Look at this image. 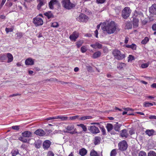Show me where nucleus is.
I'll return each mask as SVG.
<instances>
[{
    "instance_id": "obj_10",
    "label": "nucleus",
    "mask_w": 156,
    "mask_h": 156,
    "mask_svg": "<svg viewBox=\"0 0 156 156\" xmlns=\"http://www.w3.org/2000/svg\"><path fill=\"white\" fill-rule=\"evenodd\" d=\"M59 4V2L57 0H51L49 3V5L50 9H53L55 6H58Z\"/></svg>"
},
{
    "instance_id": "obj_38",
    "label": "nucleus",
    "mask_w": 156,
    "mask_h": 156,
    "mask_svg": "<svg viewBox=\"0 0 156 156\" xmlns=\"http://www.w3.org/2000/svg\"><path fill=\"white\" fill-rule=\"evenodd\" d=\"M147 156H156V153L153 151H151L148 154Z\"/></svg>"
},
{
    "instance_id": "obj_21",
    "label": "nucleus",
    "mask_w": 156,
    "mask_h": 156,
    "mask_svg": "<svg viewBox=\"0 0 156 156\" xmlns=\"http://www.w3.org/2000/svg\"><path fill=\"white\" fill-rule=\"evenodd\" d=\"M7 56L8 58L7 62L9 63L12 62L13 61V58L12 55L10 53H7Z\"/></svg>"
},
{
    "instance_id": "obj_64",
    "label": "nucleus",
    "mask_w": 156,
    "mask_h": 156,
    "mask_svg": "<svg viewBox=\"0 0 156 156\" xmlns=\"http://www.w3.org/2000/svg\"><path fill=\"white\" fill-rule=\"evenodd\" d=\"M151 87L153 88H156V83H153L151 85Z\"/></svg>"
},
{
    "instance_id": "obj_24",
    "label": "nucleus",
    "mask_w": 156,
    "mask_h": 156,
    "mask_svg": "<svg viewBox=\"0 0 156 156\" xmlns=\"http://www.w3.org/2000/svg\"><path fill=\"white\" fill-rule=\"evenodd\" d=\"M44 14L47 16L48 19L54 17L53 15L51 12L49 11L48 12H45Z\"/></svg>"
},
{
    "instance_id": "obj_42",
    "label": "nucleus",
    "mask_w": 156,
    "mask_h": 156,
    "mask_svg": "<svg viewBox=\"0 0 156 156\" xmlns=\"http://www.w3.org/2000/svg\"><path fill=\"white\" fill-rule=\"evenodd\" d=\"M99 127L101 129L102 132V133L103 134L105 135L106 133L105 129L104 128V127L103 126H101V125H100Z\"/></svg>"
},
{
    "instance_id": "obj_6",
    "label": "nucleus",
    "mask_w": 156,
    "mask_h": 156,
    "mask_svg": "<svg viewBox=\"0 0 156 156\" xmlns=\"http://www.w3.org/2000/svg\"><path fill=\"white\" fill-rule=\"evenodd\" d=\"M79 115H76L70 117L69 119L70 120H74L76 119H78L79 120H85L86 119H91L92 117L90 116H84L81 117H79Z\"/></svg>"
},
{
    "instance_id": "obj_8",
    "label": "nucleus",
    "mask_w": 156,
    "mask_h": 156,
    "mask_svg": "<svg viewBox=\"0 0 156 156\" xmlns=\"http://www.w3.org/2000/svg\"><path fill=\"white\" fill-rule=\"evenodd\" d=\"M88 129L93 134H97L100 132L98 128L94 126H89L88 127Z\"/></svg>"
},
{
    "instance_id": "obj_59",
    "label": "nucleus",
    "mask_w": 156,
    "mask_h": 156,
    "mask_svg": "<svg viewBox=\"0 0 156 156\" xmlns=\"http://www.w3.org/2000/svg\"><path fill=\"white\" fill-rule=\"evenodd\" d=\"M152 28L154 31H156V23L152 25Z\"/></svg>"
},
{
    "instance_id": "obj_44",
    "label": "nucleus",
    "mask_w": 156,
    "mask_h": 156,
    "mask_svg": "<svg viewBox=\"0 0 156 156\" xmlns=\"http://www.w3.org/2000/svg\"><path fill=\"white\" fill-rule=\"evenodd\" d=\"M58 115L56 116H53L48 117L45 120H49L52 119H58Z\"/></svg>"
},
{
    "instance_id": "obj_31",
    "label": "nucleus",
    "mask_w": 156,
    "mask_h": 156,
    "mask_svg": "<svg viewBox=\"0 0 156 156\" xmlns=\"http://www.w3.org/2000/svg\"><path fill=\"white\" fill-rule=\"evenodd\" d=\"M101 139V138L99 136H96L95 137L94 140V144L95 145H97V144H99L100 142V140Z\"/></svg>"
},
{
    "instance_id": "obj_41",
    "label": "nucleus",
    "mask_w": 156,
    "mask_h": 156,
    "mask_svg": "<svg viewBox=\"0 0 156 156\" xmlns=\"http://www.w3.org/2000/svg\"><path fill=\"white\" fill-rule=\"evenodd\" d=\"M83 41H79L76 43V45L77 48L80 47L83 44Z\"/></svg>"
},
{
    "instance_id": "obj_30",
    "label": "nucleus",
    "mask_w": 156,
    "mask_h": 156,
    "mask_svg": "<svg viewBox=\"0 0 156 156\" xmlns=\"http://www.w3.org/2000/svg\"><path fill=\"white\" fill-rule=\"evenodd\" d=\"M139 19L137 18H134L133 20V25L134 26L137 27L138 25Z\"/></svg>"
},
{
    "instance_id": "obj_17",
    "label": "nucleus",
    "mask_w": 156,
    "mask_h": 156,
    "mask_svg": "<svg viewBox=\"0 0 156 156\" xmlns=\"http://www.w3.org/2000/svg\"><path fill=\"white\" fill-rule=\"evenodd\" d=\"M37 1L38 3L37 8L38 10H40L41 7L44 5L45 3V0H37Z\"/></svg>"
},
{
    "instance_id": "obj_29",
    "label": "nucleus",
    "mask_w": 156,
    "mask_h": 156,
    "mask_svg": "<svg viewBox=\"0 0 156 156\" xmlns=\"http://www.w3.org/2000/svg\"><path fill=\"white\" fill-rule=\"evenodd\" d=\"M90 155V156H102V155H100L98 154L97 152L94 150L91 151Z\"/></svg>"
},
{
    "instance_id": "obj_47",
    "label": "nucleus",
    "mask_w": 156,
    "mask_h": 156,
    "mask_svg": "<svg viewBox=\"0 0 156 156\" xmlns=\"http://www.w3.org/2000/svg\"><path fill=\"white\" fill-rule=\"evenodd\" d=\"M146 153L143 151H141L140 152L139 154V156H146Z\"/></svg>"
},
{
    "instance_id": "obj_35",
    "label": "nucleus",
    "mask_w": 156,
    "mask_h": 156,
    "mask_svg": "<svg viewBox=\"0 0 156 156\" xmlns=\"http://www.w3.org/2000/svg\"><path fill=\"white\" fill-rule=\"evenodd\" d=\"M41 144V142L40 140L37 141L34 143V145L35 147L37 148H39Z\"/></svg>"
},
{
    "instance_id": "obj_33",
    "label": "nucleus",
    "mask_w": 156,
    "mask_h": 156,
    "mask_svg": "<svg viewBox=\"0 0 156 156\" xmlns=\"http://www.w3.org/2000/svg\"><path fill=\"white\" fill-rule=\"evenodd\" d=\"M77 126L81 127L83 131L86 132L87 131V127L84 124H77Z\"/></svg>"
},
{
    "instance_id": "obj_13",
    "label": "nucleus",
    "mask_w": 156,
    "mask_h": 156,
    "mask_svg": "<svg viewBox=\"0 0 156 156\" xmlns=\"http://www.w3.org/2000/svg\"><path fill=\"white\" fill-rule=\"evenodd\" d=\"M51 144V143L49 140H46L43 143V147L44 149H47L50 147Z\"/></svg>"
},
{
    "instance_id": "obj_23",
    "label": "nucleus",
    "mask_w": 156,
    "mask_h": 156,
    "mask_svg": "<svg viewBox=\"0 0 156 156\" xmlns=\"http://www.w3.org/2000/svg\"><path fill=\"white\" fill-rule=\"evenodd\" d=\"M87 153V151L84 148H82L79 151V154L81 156H84Z\"/></svg>"
},
{
    "instance_id": "obj_15",
    "label": "nucleus",
    "mask_w": 156,
    "mask_h": 156,
    "mask_svg": "<svg viewBox=\"0 0 156 156\" xmlns=\"http://www.w3.org/2000/svg\"><path fill=\"white\" fill-rule=\"evenodd\" d=\"M32 134L30 131H25L22 133V135L23 137L29 138L32 136Z\"/></svg>"
},
{
    "instance_id": "obj_62",
    "label": "nucleus",
    "mask_w": 156,
    "mask_h": 156,
    "mask_svg": "<svg viewBox=\"0 0 156 156\" xmlns=\"http://www.w3.org/2000/svg\"><path fill=\"white\" fill-rule=\"evenodd\" d=\"M6 1V0H2V3L1 4V7H2L3 5L5 4V2Z\"/></svg>"
},
{
    "instance_id": "obj_43",
    "label": "nucleus",
    "mask_w": 156,
    "mask_h": 156,
    "mask_svg": "<svg viewBox=\"0 0 156 156\" xmlns=\"http://www.w3.org/2000/svg\"><path fill=\"white\" fill-rule=\"evenodd\" d=\"M153 105V104L148 102H146L144 103V106L145 107H149Z\"/></svg>"
},
{
    "instance_id": "obj_7",
    "label": "nucleus",
    "mask_w": 156,
    "mask_h": 156,
    "mask_svg": "<svg viewBox=\"0 0 156 156\" xmlns=\"http://www.w3.org/2000/svg\"><path fill=\"white\" fill-rule=\"evenodd\" d=\"M118 146L119 149L122 151L126 150L127 147L126 142L125 140H123L120 142L119 143Z\"/></svg>"
},
{
    "instance_id": "obj_60",
    "label": "nucleus",
    "mask_w": 156,
    "mask_h": 156,
    "mask_svg": "<svg viewBox=\"0 0 156 156\" xmlns=\"http://www.w3.org/2000/svg\"><path fill=\"white\" fill-rule=\"evenodd\" d=\"M54 153L51 151H49L47 154V156H54Z\"/></svg>"
},
{
    "instance_id": "obj_9",
    "label": "nucleus",
    "mask_w": 156,
    "mask_h": 156,
    "mask_svg": "<svg viewBox=\"0 0 156 156\" xmlns=\"http://www.w3.org/2000/svg\"><path fill=\"white\" fill-rule=\"evenodd\" d=\"M88 20V17L85 15L81 13L77 18L78 20L80 22H86Z\"/></svg>"
},
{
    "instance_id": "obj_56",
    "label": "nucleus",
    "mask_w": 156,
    "mask_h": 156,
    "mask_svg": "<svg viewBox=\"0 0 156 156\" xmlns=\"http://www.w3.org/2000/svg\"><path fill=\"white\" fill-rule=\"evenodd\" d=\"M103 51L104 53H108V50L106 47H104L103 48Z\"/></svg>"
},
{
    "instance_id": "obj_28",
    "label": "nucleus",
    "mask_w": 156,
    "mask_h": 156,
    "mask_svg": "<svg viewBox=\"0 0 156 156\" xmlns=\"http://www.w3.org/2000/svg\"><path fill=\"white\" fill-rule=\"evenodd\" d=\"M106 128L108 132H109L112 130L113 128V126L111 124L108 123L106 126Z\"/></svg>"
},
{
    "instance_id": "obj_39",
    "label": "nucleus",
    "mask_w": 156,
    "mask_h": 156,
    "mask_svg": "<svg viewBox=\"0 0 156 156\" xmlns=\"http://www.w3.org/2000/svg\"><path fill=\"white\" fill-rule=\"evenodd\" d=\"M19 140L23 142L26 143L27 142V139L24 138L23 136H21L19 138Z\"/></svg>"
},
{
    "instance_id": "obj_25",
    "label": "nucleus",
    "mask_w": 156,
    "mask_h": 156,
    "mask_svg": "<svg viewBox=\"0 0 156 156\" xmlns=\"http://www.w3.org/2000/svg\"><path fill=\"white\" fill-rule=\"evenodd\" d=\"M121 135L122 137H127L128 136L127 130L126 129L122 130L121 133Z\"/></svg>"
},
{
    "instance_id": "obj_51",
    "label": "nucleus",
    "mask_w": 156,
    "mask_h": 156,
    "mask_svg": "<svg viewBox=\"0 0 156 156\" xmlns=\"http://www.w3.org/2000/svg\"><path fill=\"white\" fill-rule=\"evenodd\" d=\"M58 24L57 22H54L52 23L51 27H58Z\"/></svg>"
},
{
    "instance_id": "obj_54",
    "label": "nucleus",
    "mask_w": 156,
    "mask_h": 156,
    "mask_svg": "<svg viewBox=\"0 0 156 156\" xmlns=\"http://www.w3.org/2000/svg\"><path fill=\"white\" fill-rule=\"evenodd\" d=\"M12 128L14 130H18L20 129V126H13L12 127Z\"/></svg>"
},
{
    "instance_id": "obj_19",
    "label": "nucleus",
    "mask_w": 156,
    "mask_h": 156,
    "mask_svg": "<svg viewBox=\"0 0 156 156\" xmlns=\"http://www.w3.org/2000/svg\"><path fill=\"white\" fill-rule=\"evenodd\" d=\"M90 46L95 49H100L102 47V45L98 42H96L94 44L90 45Z\"/></svg>"
},
{
    "instance_id": "obj_16",
    "label": "nucleus",
    "mask_w": 156,
    "mask_h": 156,
    "mask_svg": "<svg viewBox=\"0 0 156 156\" xmlns=\"http://www.w3.org/2000/svg\"><path fill=\"white\" fill-rule=\"evenodd\" d=\"M25 64L26 65H33L34 64V60L31 58H28L25 61Z\"/></svg>"
},
{
    "instance_id": "obj_1",
    "label": "nucleus",
    "mask_w": 156,
    "mask_h": 156,
    "mask_svg": "<svg viewBox=\"0 0 156 156\" xmlns=\"http://www.w3.org/2000/svg\"><path fill=\"white\" fill-rule=\"evenodd\" d=\"M118 28L117 24L114 21H111L103 27V30L108 34H111L114 33Z\"/></svg>"
},
{
    "instance_id": "obj_48",
    "label": "nucleus",
    "mask_w": 156,
    "mask_h": 156,
    "mask_svg": "<svg viewBox=\"0 0 156 156\" xmlns=\"http://www.w3.org/2000/svg\"><path fill=\"white\" fill-rule=\"evenodd\" d=\"M128 61H132L134 60V57L132 55H130L128 57Z\"/></svg>"
},
{
    "instance_id": "obj_18",
    "label": "nucleus",
    "mask_w": 156,
    "mask_h": 156,
    "mask_svg": "<svg viewBox=\"0 0 156 156\" xmlns=\"http://www.w3.org/2000/svg\"><path fill=\"white\" fill-rule=\"evenodd\" d=\"M134 15L138 19L140 18L141 20L143 17V13L140 11H135L134 13Z\"/></svg>"
},
{
    "instance_id": "obj_40",
    "label": "nucleus",
    "mask_w": 156,
    "mask_h": 156,
    "mask_svg": "<svg viewBox=\"0 0 156 156\" xmlns=\"http://www.w3.org/2000/svg\"><path fill=\"white\" fill-rule=\"evenodd\" d=\"M132 27V24L130 23L127 22L126 24V26L125 28L126 29H131Z\"/></svg>"
},
{
    "instance_id": "obj_5",
    "label": "nucleus",
    "mask_w": 156,
    "mask_h": 156,
    "mask_svg": "<svg viewBox=\"0 0 156 156\" xmlns=\"http://www.w3.org/2000/svg\"><path fill=\"white\" fill-rule=\"evenodd\" d=\"M33 22L36 26L42 25L43 23V20L38 16L33 19Z\"/></svg>"
},
{
    "instance_id": "obj_55",
    "label": "nucleus",
    "mask_w": 156,
    "mask_h": 156,
    "mask_svg": "<svg viewBox=\"0 0 156 156\" xmlns=\"http://www.w3.org/2000/svg\"><path fill=\"white\" fill-rule=\"evenodd\" d=\"M148 66V65L147 63L143 64L141 65V67L143 68H145L147 67Z\"/></svg>"
},
{
    "instance_id": "obj_12",
    "label": "nucleus",
    "mask_w": 156,
    "mask_h": 156,
    "mask_svg": "<svg viewBox=\"0 0 156 156\" xmlns=\"http://www.w3.org/2000/svg\"><path fill=\"white\" fill-rule=\"evenodd\" d=\"M34 134L40 136H43L46 133L42 129H39L35 131Z\"/></svg>"
},
{
    "instance_id": "obj_14",
    "label": "nucleus",
    "mask_w": 156,
    "mask_h": 156,
    "mask_svg": "<svg viewBox=\"0 0 156 156\" xmlns=\"http://www.w3.org/2000/svg\"><path fill=\"white\" fill-rule=\"evenodd\" d=\"M149 12L153 14H156V4H154L149 8Z\"/></svg>"
},
{
    "instance_id": "obj_58",
    "label": "nucleus",
    "mask_w": 156,
    "mask_h": 156,
    "mask_svg": "<svg viewBox=\"0 0 156 156\" xmlns=\"http://www.w3.org/2000/svg\"><path fill=\"white\" fill-rule=\"evenodd\" d=\"M97 2L98 3L102 4L104 3L105 1V0H96Z\"/></svg>"
},
{
    "instance_id": "obj_63",
    "label": "nucleus",
    "mask_w": 156,
    "mask_h": 156,
    "mask_svg": "<svg viewBox=\"0 0 156 156\" xmlns=\"http://www.w3.org/2000/svg\"><path fill=\"white\" fill-rule=\"evenodd\" d=\"M94 33H95V37H98V31L97 30H96L95 31H94Z\"/></svg>"
},
{
    "instance_id": "obj_36",
    "label": "nucleus",
    "mask_w": 156,
    "mask_h": 156,
    "mask_svg": "<svg viewBox=\"0 0 156 156\" xmlns=\"http://www.w3.org/2000/svg\"><path fill=\"white\" fill-rule=\"evenodd\" d=\"M120 128V126L118 125V123L117 122L116 124L114 125V129L115 131H119Z\"/></svg>"
},
{
    "instance_id": "obj_2",
    "label": "nucleus",
    "mask_w": 156,
    "mask_h": 156,
    "mask_svg": "<svg viewBox=\"0 0 156 156\" xmlns=\"http://www.w3.org/2000/svg\"><path fill=\"white\" fill-rule=\"evenodd\" d=\"M62 3L63 7L67 9H70L74 8L76 5V3H71L70 0H63Z\"/></svg>"
},
{
    "instance_id": "obj_32",
    "label": "nucleus",
    "mask_w": 156,
    "mask_h": 156,
    "mask_svg": "<svg viewBox=\"0 0 156 156\" xmlns=\"http://www.w3.org/2000/svg\"><path fill=\"white\" fill-rule=\"evenodd\" d=\"M68 117L62 115H58V119H60L62 121H66L68 120Z\"/></svg>"
},
{
    "instance_id": "obj_22",
    "label": "nucleus",
    "mask_w": 156,
    "mask_h": 156,
    "mask_svg": "<svg viewBox=\"0 0 156 156\" xmlns=\"http://www.w3.org/2000/svg\"><path fill=\"white\" fill-rule=\"evenodd\" d=\"M145 133L149 136H151L153 135L154 133V131L153 129H147L145 131Z\"/></svg>"
},
{
    "instance_id": "obj_3",
    "label": "nucleus",
    "mask_w": 156,
    "mask_h": 156,
    "mask_svg": "<svg viewBox=\"0 0 156 156\" xmlns=\"http://www.w3.org/2000/svg\"><path fill=\"white\" fill-rule=\"evenodd\" d=\"M112 53L115 58L119 60H122L125 57L124 54L122 53L118 49H115L113 50Z\"/></svg>"
},
{
    "instance_id": "obj_37",
    "label": "nucleus",
    "mask_w": 156,
    "mask_h": 156,
    "mask_svg": "<svg viewBox=\"0 0 156 156\" xmlns=\"http://www.w3.org/2000/svg\"><path fill=\"white\" fill-rule=\"evenodd\" d=\"M148 41V38L147 37H146L142 41L141 43L142 44H146Z\"/></svg>"
},
{
    "instance_id": "obj_52",
    "label": "nucleus",
    "mask_w": 156,
    "mask_h": 156,
    "mask_svg": "<svg viewBox=\"0 0 156 156\" xmlns=\"http://www.w3.org/2000/svg\"><path fill=\"white\" fill-rule=\"evenodd\" d=\"M6 57V56L5 54L1 55L0 56V61L5 60Z\"/></svg>"
},
{
    "instance_id": "obj_50",
    "label": "nucleus",
    "mask_w": 156,
    "mask_h": 156,
    "mask_svg": "<svg viewBox=\"0 0 156 156\" xmlns=\"http://www.w3.org/2000/svg\"><path fill=\"white\" fill-rule=\"evenodd\" d=\"M13 28H6L5 29V30L7 33H8L9 32H12L13 31Z\"/></svg>"
},
{
    "instance_id": "obj_26",
    "label": "nucleus",
    "mask_w": 156,
    "mask_h": 156,
    "mask_svg": "<svg viewBox=\"0 0 156 156\" xmlns=\"http://www.w3.org/2000/svg\"><path fill=\"white\" fill-rule=\"evenodd\" d=\"M68 131H71L74 129V126L72 124H70L68 125L66 128Z\"/></svg>"
},
{
    "instance_id": "obj_20",
    "label": "nucleus",
    "mask_w": 156,
    "mask_h": 156,
    "mask_svg": "<svg viewBox=\"0 0 156 156\" xmlns=\"http://www.w3.org/2000/svg\"><path fill=\"white\" fill-rule=\"evenodd\" d=\"M101 53V51H98L95 52L93 55L92 57L93 58H98L100 57Z\"/></svg>"
},
{
    "instance_id": "obj_49",
    "label": "nucleus",
    "mask_w": 156,
    "mask_h": 156,
    "mask_svg": "<svg viewBox=\"0 0 156 156\" xmlns=\"http://www.w3.org/2000/svg\"><path fill=\"white\" fill-rule=\"evenodd\" d=\"M126 66V65L124 63H121L119 64V66L118 67L121 69L123 68V67H125Z\"/></svg>"
},
{
    "instance_id": "obj_11",
    "label": "nucleus",
    "mask_w": 156,
    "mask_h": 156,
    "mask_svg": "<svg viewBox=\"0 0 156 156\" xmlns=\"http://www.w3.org/2000/svg\"><path fill=\"white\" fill-rule=\"evenodd\" d=\"M78 37V33L75 32L70 35L69 37L71 41H75Z\"/></svg>"
},
{
    "instance_id": "obj_4",
    "label": "nucleus",
    "mask_w": 156,
    "mask_h": 156,
    "mask_svg": "<svg viewBox=\"0 0 156 156\" xmlns=\"http://www.w3.org/2000/svg\"><path fill=\"white\" fill-rule=\"evenodd\" d=\"M131 12V10L129 7H126L122 12V16L125 19L127 18L130 15Z\"/></svg>"
},
{
    "instance_id": "obj_45",
    "label": "nucleus",
    "mask_w": 156,
    "mask_h": 156,
    "mask_svg": "<svg viewBox=\"0 0 156 156\" xmlns=\"http://www.w3.org/2000/svg\"><path fill=\"white\" fill-rule=\"evenodd\" d=\"M87 50V47L85 46H83L81 48V51L82 53H84L86 52Z\"/></svg>"
},
{
    "instance_id": "obj_27",
    "label": "nucleus",
    "mask_w": 156,
    "mask_h": 156,
    "mask_svg": "<svg viewBox=\"0 0 156 156\" xmlns=\"http://www.w3.org/2000/svg\"><path fill=\"white\" fill-rule=\"evenodd\" d=\"M126 47L127 48H131L133 50H135L136 49V46L135 44H133L130 45L128 44L126 45Z\"/></svg>"
},
{
    "instance_id": "obj_57",
    "label": "nucleus",
    "mask_w": 156,
    "mask_h": 156,
    "mask_svg": "<svg viewBox=\"0 0 156 156\" xmlns=\"http://www.w3.org/2000/svg\"><path fill=\"white\" fill-rule=\"evenodd\" d=\"M127 79L132 80H135L136 79V77L132 75L131 76H130L129 77L127 78Z\"/></svg>"
},
{
    "instance_id": "obj_34",
    "label": "nucleus",
    "mask_w": 156,
    "mask_h": 156,
    "mask_svg": "<svg viewBox=\"0 0 156 156\" xmlns=\"http://www.w3.org/2000/svg\"><path fill=\"white\" fill-rule=\"evenodd\" d=\"M11 154L12 156H16L19 154V151L17 149L13 150L11 151Z\"/></svg>"
},
{
    "instance_id": "obj_61",
    "label": "nucleus",
    "mask_w": 156,
    "mask_h": 156,
    "mask_svg": "<svg viewBox=\"0 0 156 156\" xmlns=\"http://www.w3.org/2000/svg\"><path fill=\"white\" fill-rule=\"evenodd\" d=\"M149 118L150 119H156V116L151 115L149 116Z\"/></svg>"
},
{
    "instance_id": "obj_46",
    "label": "nucleus",
    "mask_w": 156,
    "mask_h": 156,
    "mask_svg": "<svg viewBox=\"0 0 156 156\" xmlns=\"http://www.w3.org/2000/svg\"><path fill=\"white\" fill-rule=\"evenodd\" d=\"M16 35H17V38L18 39H20L23 37V33L19 32L16 33Z\"/></svg>"
},
{
    "instance_id": "obj_53",
    "label": "nucleus",
    "mask_w": 156,
    "mask_h": 156,
    "mask_svg": "<svg viewBox=\"0 0 156 156\" xmlns=\"http://www.w3.org/2000/svg\"><path fill=\"white\" fill-rule=\"evenodd\" d=\"M116 154V152L115 150L113 149V150L111 153V156H115Z\"/></svg>"
}]
</instances>
